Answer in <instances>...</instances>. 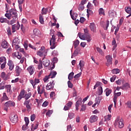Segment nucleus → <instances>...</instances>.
<instances>
[{"label": "nucleus", "instance_id": "1", "mask_svg": "<svg viewBox=\"0 0 131 131\" xmlns=\"http://www.w3.org/2000/svg\"><path fill=\"white\" fill-rule=\"evenodd\" d=\"M84 34H81V33L79 32L78 34V36H79L80 39H82L83 40H85L88 42H90L92 41V37L91 35L89 33V29H84Z\"/></svg>", "mask_w": 131, "mask_h": 131}, {"label": "nucleus", "instance_id": "2", "mask_svg": "<svg viewBox=\"0 0 131 131\" xmlns=\"http://www.w3.org/2000/svg\"><path fill=\"white\" fill-rule=\"evenodd\" d=\"M50 45L51 46L50 49H51V50H54V49L56 48L57 46L56 45V35H52V38L50 40Z\"/></svg>", "mask_w": 131, "mask_h": 131}, {"label": "nucleus", "instance_id": "3", "mask_svg": "<svg viewBox=\"0 0 131 131\" xmlns=\"http://www.w3.org/2000/svg\"><path fill=\"white\" fill-rule=\"evenodd\" d=\"M37 55H38V56H40V57L46 56L47 50H46L45 47H41V49L39 50V51L37 52Z\"/></svg>", "mask_w": 131, "mask_h": 131}, {"label": "nucleus", "instance_id": "4", "mask_svg": "<svg viewBox=\"0 0 131 131\" xmlns=\"http://www.w3.org/2000/svg\"><path fill=\"white\" fill-rule=\"evenodd\" d=\"M122 121V119L119 120V118H117V119L115 120V122L114 123L115 126H116V125H118L119 128H122V127L124 126V124H123Z\"/></svg>", "mask_w": 131, "mask_h": 131}, {"label": "nucleus", "instance_id": "5", "mask_svg": "<svg viewBox=\"0 0 131 131\" xmlns=\"http://www.w3.org/2000/svg\"><path fill=\"white\" fill-rule=\"evenodd\" d=\"M55 85V83H54V80L50 81L47 84L46 86V89L47 91H50L54 89V86Z\"/></svg>", "mask_w": 131, "mask_h": 131}, {"label": "nucleus", "instance_id": "6", "mask_svg": "<svg viewBox=\"0 0 131 131\" xmlns=\"http://www.w3.org/2000/svg\"><path fill=\"white\" fill-rule=\"evenodd\" d=\"M25 121L26 123V125H24L22 126L23 130H26V129H28V124H29V119L28 118V117H25Z\"/></svg>", "mask_w": 131, "mask_h": 131}, {"label": "nucleus", "instance_id": "7", "mask_svg": "<svg viewBox=\"0 0 131 131\" xmlns=\"http://www.w3.org/2000/svg\"><path fill=\"white\" fill-rule=\"evenodd\" d=\"M115 92H116V91H115V93L114 94V97L113 98V100H114L115 107H116V103H117V97H119L121 96V92H118L117 93H115Z\"/></svg>", "mask_w": 131, "mask_h": 131}, {"label": "nucleus", "instance_id": "8", "mask_svg": "<svg viewBox=\"0 0 131 131\" xmlns=\"http://www.w3.org/2000/svg\"><path fill=\"white\" fill-rule=\"evenodd\" d=\"M9 14L11 15L12 18L18 17V14L17 13V10L14 9H12L9 10Z\"/></svg>", "mask_w": 131, "mask_h": 131}, {"label": "nucleus", "instance_id": "9", "mask_svg": "<svg viewBox=\"0 0 131 131\" xmlns=\"http://www.w3.org/2000/svg\"><path fill=\"white\" fill-rule=\"evenodd\" d=\"M107 62L106 63V66L109 67L110 65L112 64V56L108 55L106 56Z\"/></svg>", "mask_w": 131, "mask_h": 131}, {"label": "nucleus", "instance_id": "10", "mask_svg": "<svg viewBox=\"0 0 131 131\" xmlns=\"http://www.w3.org/2000/svg\"><path fill=\"white\" fill-rule=\"evenodd\" d=\"M27 71L30 75H33L34 72H35V68L33 66H30L27 68Z\"/></svg>", "mask_w": 131, "mask_h": 131}, {"label": "nucleus", "instance_id": "11", "mask_svg": "<svg viewBox=\"0 0 131 131\" xmlns=\"http://www.w3.org/2000/svg\"><path fill=\"white\" fill-rule=\"evenodd\" d=\"M10 119L12 123H17L18 122V116L13 115L10 117Z\"/></svg>", "mask_w": 131, "mask_h": 131}, {"label": "nucleus", "instance_id": "12", "mask_svg": "<svg viewBox=\"0 0 131 131\" xmlns=\"http://www.w3.org/2000/svg\"><path fill=\"white\" fill-rule=\"evenodd\" d=\"M25 97V90H23L20 91L19 95L17 97V100L21 101L22 98H24Z\"/></svg>", "mask_w": 131, "mask_h": 131}, {"label": "nucleus", "instance_id": "13", "mask_svg": "<svg viewBox=\"0 0 131 131\" xmlns=\"http://www.w3.org/2000/svg\"><path fill=\"white\" fill-rule=\"evenodd\" d=\"M7 65L9 67V69L10 71H12L13 69H14V67H15V64H14L13 61L11 60H9Z\"/></svg>", "mask_w": 131, "mask_h": 131}, {"label": "nucleus", "instance_id": "14", "mask_svg": "<svg viewBox=\"0 0 131 131\" xmlns=\"http://www.w3.org/2000/svg\"><path fill=\"white\" fill-rule=\"evenodd\" d=\"M97 120H98V117L96 115L91 116L89 119V121L91 123H94V122H96Z\"/></svg>", "mask_w": 131, "mask_h": 131}, {"label": "nucleus", "instance_id": "15", "mask_svg": "<svg viewBox=\"0 0 131 131\" xmlns=\"http://www.w3.org/2000/svg\"><path fill=\"white\" fill-rule=\"evenodd\" d=\"M82 103V99L81 98H79L78 100L77 101V102H76V110L77 111H78V107H79L80 105H81Z\"/></svg>", "mask_w": 131, "mask_h": 131}, {"label": "nucleus", "instance_id": "16", "mask_svg": "<svg viewBox=\"0 0 131 131\" xmlns=\"http://www.w3.org/2000/svg\"><path fill=\"white\" fill-rule=\"evenodd\" d=\"M5 105L6 107H14L15 106V102L12 101H9L5 103Z\"/></svg>", "mask_w": 131, "mask_h": 131}, {"label": "nucleus", "instance_id": "17", "mask_svg": "<svg viewBox=\"0 0 131 131\" xmlns=\"http://www.w3.org/2000/svg\"><path fill=\"white\" fill-rule=\"evenodd\" d=\"M1 77L4 79V80H8L9 78H10V77H9V75L6 74V73L2 72L1 73Z\"/></svg>", "mask_w": 131, "mask_h": 131}, {"label": "nucleus", "instance_id": "18", "mask_svg": "<svg viewBox=\"0 0 131 131\" xmlns=\"http://www.w3.org/2000/svg\"><path fill=\"white\" fill-rule=\"evenodd\" d=\"M37 91L39 95H42L45 93V86H43L40 90V87L39 86H37Z\"/></svg>", "mask_w": 131, "mask_h": 131}, {"label": "nucleus", "instance_id": "19", "mask_svg": "<svg viewBox=\"0 0 131 131\" xmlns=\"http://www.w3.org/2000/svg\"><path fill=\"white\" fill-rule=\"evenodd\" d=\"M0 22L1 23H7V24H10V20H8L6 18H4L3 17H1L0 18Z\"/></svg>", "mask_w": 131, "mask_h": 131}, {"label": "nucleus", "instance_id": "20", "mask_svg": "<svg viewBox=\"0 0 131 131\" xmlns=\"http://www.w3.org/2000/svg\"><path fill=\"white\" fill-rule=\"evenodd\" d=\"M2 47L4 49H7V48L9 47V44L8 43V42H7V41L5 40H4L2 42Z\"/></svg>", "mask_w": 131, "mask_h": 131}, {"label": "nucleus", "instance_id": "21", "mask_svg": "<svg viewBox=\"0 0 131 131\" xmlns=\"http://www.w3.org/2000/svg\"><path fill=\"white\" fill-rule=\"evenodd\" d=\"M90 28L91 31H93V32H96V25H95V23H93L90 24Z\"/></svg>", "mask_w": 131, "mask_h": 131}, {"label": "nucleus", "instance_id": "22", "mask_svg": "<svg viewBox=\"0 0 131 131\" xmlns=\"http://www.w3.org/2000/svg\"><path fill=\"white\" fill-rule=\"evenodd\" d=\"M43 65L45 66V67H48L49 65H50V60L47 59H43Z\"/></svg>", "mask_w": 131, "mask_h": 131}, {"label": "nucleus", "instance_id": "23", "mask_svg": "<svg viewBox=\"0 0 131 131\" xmlns=\"http://www.w3.org/2000/svg\"><path fill=\"white\" fill-rule=\"evenodd\" d=\"M5 89L7 92L9 93L10 95H12V93H13V92L11 90V85H6Z\"/></svg>", "mask_w": 131, "mask_h": 131}, {"label": "nucleus", "instance_id": "24", "mask_svg": "<svg viewBox=\"0 0 131 131\" xmlns=\"http://www.w3.org/2000/svg\"><path fill=\"white\" fill-rule=\"evenodd\" d=\"M129 88V84L128 83H125L123 84L122 86H120L121 90H127Z\"/></svg>", "mask_w": 131, "mask_h": 131}, {"label": "nucleus", "instance_id": "25", "mask_svg": "<svg viewBox=\"0 0 131 131\" xmlns=\"http://www.w3.org/2000/svg\"><path fill=\"white\" fill-rule=\"evenodd\" d=\"M56 75H57V72L52 71L51 72L50 74L49 75V76L50 77V78H55V77H56Z\"/></svg>", "mask_w": 131, "mask_h": 131}, {"label": "nucleus", "instance_id": "26", "mask_svg": "<svg viewBox=\"0 0 131 131\" xmlns=\"http://www.w3.org/2000/svg\"><path fill=\"white\" fill-rule=\"evenodd\" d=\"M19 43H20V39H19V38H15L12 42V46L19 45Z\"/></svg>", "mask_w": 131, "mask_h": 131}, {"label": "nucleus", "instance_id": "27", "mask_svg": "<svg viewBox=\"0 0 131 131\" xmlns=\"http://www.w3.org/2000/svg\"><path fill=\"white\" fill-rule=\"evenodd\" d=\"M104 92L106 94V97H108V96H110V94L112 93V90L109 89V88H106Z\"/></svg>", "mask_w": 131, "mask_h": 131}, {"label": "nucleus", "instance_id": "28", "mask_svg": "<svg viewBox=\"0 0 131 131\" xmlns=\"http://www.w3.org/2000/svg\"><path fill=\"white\" fill-rule=\"evenodd\" d=\"M18 20V17H12V19L9 21V24H8V25H13V24H14V23H16V21Z\"/></svg>", "mask_w": 131, "mask_h": 131}, {"label": "nucleus", "instance_id": "29", "mask_svg": "<svg viewBox=\"0 0 131 131\" xmlns=\"http://www.w3.org/2000/svg\"><path fill=\"white\" fill-rule=\"evenodd\" d=\"M37 127H38V123H36L35 124H33L31 126V130H35V129H37Z\"/></svg>", "mask_w": 131, "mask_h": 131}, {"label": "nucleus", "instance_id": "30", "mask_svg": "<svg viewBox=\"0 0 131 131\" xmlns=\"http://www.w3.org/2000/svg\"><path fill=\"white\" fill-rule=\"evenodd\" d=\"M13 55H14L15 57H16L17 59H19V60L22 58V55L19 53V52H15Z\"/></svg>", "mask_w": 131, "mask_h": 131}, {"label": "nucleus", "instance_id": "31", "mask_svg": "<svg viewBox=\"0 0 131 131\" xmlns=\"http://www.w3.org/2000/svg\"><path fill=\"white\" fill-rule=\"evenodd\" d=\"M119 72H120V70H119V69H114L112 70L113 74H118Z\"/></svg>", "mask_w": 131, "mask_h": 131}, {"label": "nucleus", "instance_id": "32", "mask_svg": "<svg viewBox=\"0 0 131 131\" xmlns=\"http://www.w3.org/2000/svg\"><path fill=\"white\" fill-rule=\"evenodd\" d=\"M98 96H101V95L103 94V88H102V86H101L98 87Z\"/></svg>", "mask_w": 131, "mask_h": 131}, {"label": "nucleus", "instance_id": "33", "mask_svg": "<svg viewBox=\"0 0 131 131\" xmlns=\"http://www.w3.org/2000/svg\"><path fill=\"white\" fill-rule=\"evenodd\" d=\"M79 65L80 67V70L82 71V69H83V67H84V61H83V60H80Z\"/></svg>", "mask_w": 131, "mask_h": 131}, {"label": "nucleus", "instance_id": "34", "mask_svg": "<svg viewBox=\"0 0 131 131\" xmlns=\"http://www.w3.org/2000/svg\"><path fill=\"white\" fill-rule=\"evenodd\" d=\"M109 24H110L109 20H107L106 24H105L103 26V28H104V30H107L108 27H109Z\"/></svg>", "mask_w": 131, "mask_h": 131}, {"label": "nucleus", "instance_id": "35", "mask_svg": "<svg viewBox=\"0 0 131 131\" xmlns=\"http://www.w3.org/2000/svg\"><path fill=\"white\" fill-rule=\"evenodd\" d=\"M101 100H102V99L100 97L96 98L95 99V103L97 104V105H99L100 103H101Z\"/></svg>", "mask_w": 131, "mask_h": 131}, {"label": "nucleus", "instance_id": "36", "mask_svg": "<svg viewBox=\"0 0 131 131\" xmlns=\"http://www.w3.org/2000/svg\"><path fill=\"white\" fill-rule=\"evenodd\" d=\"M21 69H20V67L17 66L16 68H15V72L16 73H18L19 74V73H20V72H21Z\"/></svg>", "mask_w": 131, "mask_h": 131}, {"label": "nucleus", "instance_id": "37", "mask_svg": "<svg viewBox=\"0 0 131 131\" xmlns=\"http://www.w3.org/2000/svg\"><path fill=\"white\" fill-rule=\"evenodd\" d=\"M73 75H74V72L70 73L68 76V79L69 80H71V79H73Z\"/></svg>", "mask_w": 131, "mask_h": 131}, {"label": "nucleus", "instance_id": "38", "mask_svg": "<svg viewBox=\"0 0 131 131\" xmlns=\"http://www.w3.org/2000/svg\"><path fill=\"white\" fill-rule=\"evenodd\" d=\"M39 22L41 23V24H45V21H43V17L42 15H39Z\"/></svg>", "mask_w": 131, "mask_h": 131}, {"label": "nucleus", "instance_id": "39", "mask_svg": "<svg viewBox=\"0 0 131 131\" xmlns=\"http://www.w3.org/2000/svg\"><path fill=\"white\" fill-rule=\"evenodd\" d=\"M31 97V93H29L28 94H26L25 95V100H28V99H29V98H30Z\"/></svg>", "mask_w": 131, "mask_h": 131}, {"label": "nucleus", "instance_id": "40", "mask_svg": "<svg viewBox=\"0 0 131 131\" xmlns=\"http://www.w3.org/2000/svg\"><path fill=\"white\" fill-rule=\"evenodd\" d=\"M48 13V9L43 8L42 9V15H47V13Z\"/></svg>", "mask_w": 131, "mask_h": 131}, {"label": "nucleus", "instance_id": "41", "mask_svg": "<svg viewBox=\"0 0 131 131\" xmlns=\"http://www.w3.org/2000/svg\"><path fill=\"white\" fill-rule=\"evenodd\" d=\"M78 45H79V40H76V41H74L73 45L75 47V48H77L78 47Z\"/></svg>", "mask_w": 131, "mask_h": 131}, {"label": "nucleus", "instance_id": "42", "mask_svg": "<svg viewBox=\"0 0 131 131\" xmlns=\"http://www.w3.org/2000/svg\"><path fill=\"white\" fill-rule=\"evenodd\" d=\"M5 62H7V59L5 57H0V63H5Z\"/></svg>", "mask_w": 131, "mask_h": 131}, {"label": "nucleus", "instance_id": "43", "mask_svg": "<svg viewBox=\"0 0 131 131\" xmlns=\"http://www.w3.org/2000/svg\"><path fill=\"white\" fill-rule=\"evenodd\" d=\"M125 11L126 12H127V14H130L131 8L130 7H127L126 8V7L125 9Z\"/></svg>", "mask_w": 131, "mask_h": 131}, {"label": "nucleus", "instance_id": "44", "mask_svg": "<svg viewBox=\"0 0 131 131\" xmlns=\"http://www.w3.org/2000/svg\"><path fill=\"white\" fill-rule=\"evenodd\" d=\"M50 78H51L50 76H49V75L46 76L45 77V78H43V80L44 82H47L49 80Z\"/></svg>", "mask_w": 131, "mask_h": 131}, {"label": "nucleus", "instance_id": "45", "mask_svg": "<svg viewBox=\"0 0 131 131\" xmlns=\"http://www.w3.org/2000/svg\"><path fill=\"white\" fill-rule=\"evenodd\" d=\"M3 100L6 101H8V100H9V98L8 97V96H7V94H6V93H3Z\"/></svg>", "mask_w": 131, "mask_h": 131}, {"label": "nucleus", "instance_id": "46", "mask_svg": "<svg viewBox=\"0 0 131 131\" xmlns=\"http://www.w3.org/2000/svg\"><path fill=\"white\" fill-rule=\"evenodd\" d=\"M108 14L110 17H111V18H113V17H114V13L112 10H110L108 11Z\"/></svg>", "mask_w": 131, "mask_h": 131}, {"label": "nucleus", "instance_id": "47", "mask_svg": "<svg viewBox=\"0 0 131 131\" xmlns=\"http://www.w3.org/2000/svg\"><path fill=\"white\" fill-rule=\"evenodd\" d=\"M111 119V115H108L105 117V120L109 121Z\"/></svg>", "mask_w": 131, "mask_h": 131}, {"label": "nucleus", "instance_id": "48", "mask_svg": "<svg viewBox=\"0 0 131 131\" xmlns=\"http://www.w3.org/2000/svg\"><path fill=\"white\" fill-rule=\"evenodd\" d=\"M97 52H98V53H99V54H101V55H103L104 54V53L103 52V50H102V49H101V48L98 47L96 48Z\"/></svg>", "mask_w": 131, "mask_h": 131}, {"label": "nucleus", "instance_id": "49", "mask_svg": "<svg viewBox=\"0 0 131 131\" xmlns=\"http://www.w3.org/2000/svg\"><path fill=\"white\" fill-rule=\"evenodd\" d=\"M78 10L79 11H83V10H84V6L82 5L81 4H80L79 6Z\"/></svg>", "mask_w": 131, "mask_h": 131}, {"label": "nucleus", "instance_id": "50", "mask_svg": "<svg viewBox=\"0 0 131 131\" xmlns=\"http://www.w3.org/2000/svg\"><path fill=\"white\" fill-rule=\"evenodd\" d=\"M93 4H94V5L95 6V7L99 6V4H100V3L99 2V1L98 0H94L93 1Z\"/></svg>", "mask_w": 131, "mask_h": 131}, {"label": "nucleus", "instance_id": "51", "mask_svg": "<svg viewBox=\"0 0 131 131\" xmlns=\"http://www.w3.org/2000/svg\"><path fill=\"white\" fill-rule=\"evenodd\" d=\"M74 117V113H69V118L70 119H72Z\"/></svg>", "mask_w": 131, "mask_h": 131}, {"label": "nucleus", "instance_id": "52", "mask_svg": "<svg viewBox=\"0 0 131 131\" xmlns=\"http://www.w3.org/2000/svg\"><path fill=\"white\" fill-rule=\"evenodd\" d=\"M86 109V106H85V105L83 104L81 106L80 111H82V112L85 111Z\"/></svg>", "mask_w": 131, "mask_h": 131}, {"label": "nucleus", "instance_id": "53", "mask_svg": "<svg viewBox=\"0 0 131 131\" xmlns=\"http://www.w3.org/2000/svg\"><path fill=\"white\" fill-rule=\"evenodd\" d=\"M7 31L8 35H11L12 34V32H11V28L8 27L7 29Z\"/></svg>", "mask_w": 131, "mask_h": 131}, {"label": "nucleus", "instance_id": "54", "mask_svg": "<svg viewBox=\"0 0 131 131\" xmlns=\"http://www.w3.org/2000/svg\"><path fill=\"white\" fill-rule=\"evenodd\" d=\"M68 84L69 88H70V89H72V88H73V84H72V83H71L70 81H68Z\"/></svg>", "mask_w": 131, "mask_h": 131}, {"label": "nucleus", "instance_id": "55", "mask_svg": "<svg viewBox=\"0 0 131 131\" xmlns=\"http://www.w3.org/2000/svg\"><path fill=\"white\" fill-rule=\"evenodd\" d=\"M104 9L103 8H100L99 10V15H104Z\"/></svg>", "mask_w": 131, "mask_h": 131}, {"label": "nucleus", "instance_id": "56", "mask_svg": "<svg viewBox=\"0 0 131 131\" xmlns=\"http://www.w3.org/2000/svg\"><path fill=\"white\" fill-rule=\"evenodd\" d=\"M5 17H6V18H8L9 20H11V17H12L11 15V14L6 13L5 14Z\"/></svg>", "mask_w": 131, "mask_h": 131}, {"label": "nucleus", "instance_id": "57", "mask_svg": "<svg viewBox=\"0 0 131 131\" xmlns=\"http://www.w3.org/2000/svg\"><path fill=\"white\" fill-rule=\"evenodd\" d=\"M81 76V72H80L79 73L77 74L74 77V78H75L76 79L77 78H79Z\"/></svg>", "mask_w": 131, "mask_h": 131}, {"label": "nucleus", "instance_id": "58", "mask_svg": "<svg viewBox=\"0 0 131 131\" xmlns=\"http://www.w3.org/2000/svg\"><path fill=\"white\" fill-rule=\"evenodd\" d=\"M52 113H53V112L52 111H49L46 113V116H48L50 117L51 115H52Z\"/></svg>", "mask_w": 131, "mask_h": 131}, {"label": "nucleus", "instance_id": "59", "mask_svg": "<svg viewBox=\"0 0 131 131\" xmlns=\"http://www.w3.org/2000/svg\"><path fill=\"white\" fill-rule=\"evenodd\" d=\"M42 68V62H40L39 64L38 65V69L40 70Z\"/></svg>", "mask_w": 131, "mask_h": 131}, {"label": "nucleus", "instance_id": "60", "mask_svg": "<svg viewBox=\"0 0 131 131\" xmlns=\"http://www.w3.org/2000/svg\"><path fill=\"white\" fill-rule=\"evenodd\" d=\"M35 120V114H33L31 116V121H34Z\"/></svg>", "mask_w": 131, "mask_h": 131}, {"label": "nucleus", "instance_id": "61", "mask_svg": "<svg viewBox=\"0 0 131 131\" xmlns=\"http://www.w3.org/2000/svg\"><path fill=\"white\" fill-rule=\"evenodd\" d=\"M30 83H31V84L32 85V86H33V88L34 89V86H35V84H36L35 81L32 79V80H30Z\"/></svg>", "mask_w": 131, "mask_h": 131}, {"label": "nucleus", "instance_id": "62", "mask_svg": "<svg viewBox=\"0 0 131 131\" xmlns=\"http://www.w3.org/2000/svg\"><path fill=\"white\" fill-rule=\"evenodd\" d=\"M73 54V56H74V57H76V56L78 55V50L76 49Z\"/></svg>", "mask_w": 131, "mask_h": 131}, {"label": "nucleus", "instance_id": "63", "mask_svg": "<svg viewBox=\"0 0 131 131\" xmlns=\"http://www.w3.org/2000/svg\"><path fill=\"white\" fill-rule=\"evenodd\" d=\"M6 64H7V62H3L2 64H1V69H4L5 67H6Z\"/></svg>", "mask_w": 131, "mask_h": 131}, {"label": "nucleus", "instance_id": "64", "mask_svg": "<svg viewBox=\"0 0 131 131\" xmlns=\"http://www.w3.org/2000/svg\"><path fill=\"white\" fill-rule=\"evenodd\" d=\"M126 105L128 108H131V101H127V102L126 103Z\"/></svg>", "mask_w": 131, "mask_h": 131}]
</instances>
